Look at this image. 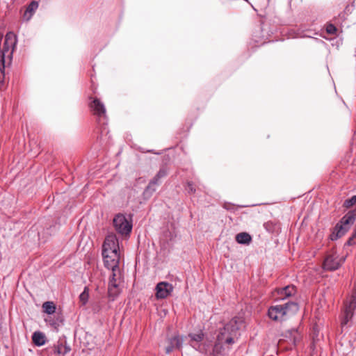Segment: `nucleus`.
<instances>
[{
	"mask_svg": "<svg viewBox=\"0 0 356 356\" xmlns=\"http://www.w3.org/2000/svg\"><path fill=\"white\" fill-rule=\"evenodd\" d=\"M102 257L106 268H120V252L118 239L115 234L106 237L102 245Z\"/></svg>",
	"mask_w": 356,
	"mask_h": 356,
	"instance_id": "1",
	"label": "nucleus"
},
{
	"mask_svg": "<svg viewBox=\"0 0 356 356\" xmlns=\"http://www.w3.org/2000/svg\"><path fill=\"white\" fill-rule=\"evenodd\" d=\"M299 309V306L294 301H288L282 305H276L268 308V316L275 321H284L288 316L294 314Z\"/></svg>",
	"mask_w": 356,
	"mask_h": 356,
	"instance_id": "2",
	"label": "nucleus"
},
{
	"mask_svg": "<svg viewBox=\"0 0 356 356\" xmlns=\"http://www.w3.org/2000/svg\"><path fill=\"white\" fill-rule=\"evenodd\" d=\"M355 220L356 210L349 211L334 227L332 232L330 235V240L336 241L345 235Z\"/></svg>",
	"mask_w": 356,
	"mask_h": 356,
	"instance_id": "3",
	"label": "nucleus"
},
{
	"mask_svg": "<svg viewBox=\"0 0 356 356\" xmlns=\"http://www.w3.org/2000/svg\"><path fill=\"white\" fill-rule=\"evenodd\" d=\"M109 275V282L108 286V293L109 299L115 300L120 293V289L118 283L122 278V273L120 268H112Z\"/></svg>",
	"mask_w": 356,
	"mask_h": 356,
	"instance_id": "4",
	"label": "nucleus"
},
{
	"mask_svg": "<svg viewBox=\"0 0 356 356\" xmlns=\"http://www.w3.org/2000/svg\"><path fill=\"white\" fill-rule=\"evenodd\" d=\"M204 337V334L202 332V331H200L197 333L189 334L187 337H184V338L185 341L188 339L189 344L193 348L200 353H204L207 351V348L209 346V343L203 342Z\"/></svg>",
	"mask_w": 356,
	"mask_h": 356,
	"instance_id": "5",
	"label": "nucleus"
},
{
	"mask_svg": "<svg viewBox=\"0 0 356 356\" xmlns=\"http://www.w3.org/2000/svg\"><path fill=\"white\" fill-rule=\"evenodd\" d=\"M71 350L70 346L67 345L66 339H59L57 344L47 347L43 350V354L47 356H65Z\"/></svg>",
	"mask_w": 356,
	"mask_h": 356,
	"instance_id": "6",
	"label": "nucleus"
},
{
	"mask_svg": "<svg viewBox=\"0 0 356 356\" xmlns=\"http://www.w3.org/2000/svg\"><path fill=\"white\" fill-rule=\"evenodd\" d=\"M115 230L121 235H129L132 229V224L129 222L123 214H118L113 219Z\"/></svg>",
	"mask_w": 356,
	"mask_h": 356,
	"instance_id": "7",
	"label": "nucleus"
},
{
	"mask_svg": "<svg viewBox=\"0 0 356 356\" xmlns=\"http://www.w3.org/2000/svg\"><path fill=\"white\" fill-rule=\"evenodd\" d=\"M346 257L339 258L336 254L327 255L323 262V268L326 270L334 271L337 270L345 261Z\"/></svg>",
	"mask_w": 356,
	"mask_h": 356,
	"instance_id": "8",
	"label": "nucleus"
},
{
	"mask_svg": "<svg viewBox=\"0 0 356 356\" xmlns=\"http://www.w3.org/2000/svg\"><path fill=\"white\" fill-rule=\"evenodd\" d=\"M94 108L95 114L98 117L99 123L106 124V115L104 104L98 99H94L92 102H90V108Z\"/></svg>",
	"mask_w": 356,
	"mask_h": 356,
	"instance_id": "9",
	"label": "nucleus"
},
{
	"mask_svg": "<svg viewBox=\"0 0 356 356\" xmlns=\"http://www.w3.org/2000/svg\"><path fill=\"white\" fill-rule=\"evenodd\" d=\"M296 293V289L293 285H288L283 288L277 289L275 291L274 296L275 300H284Z\"/></svg>",
	"mask_w": 356,
	"mask_h": 356,
	"instance_id": "10",
	"label": "nucleus"
},
{
	"mask_svg": "<svg viewBox=\"0 0 356 356\" xmlns=\"http://www.w3.org/2000/svg\"><path fill=\"white\" fill-rule=\"evenodd\" d=\"M156 296L158 298L163 299L167 298L173 291V286L168 282H161L156 286Z\"/></svg>",
	"mask_w": 356,
	"mask_h": 356,
	"instance_id": "11",
	"label": "nucleus"
},
{
	"mask_svg": "<svg viewBox=\"0 0 356 356\" xmlns=\"http://www.w3.org/2000/svg\"><path fill=\"white\" fill-rule=\"evenodd\" d=\"M242 323V321L237 317L233 318L222 327L229 335H235L236 332L240 328V325Z\"/></svg>",
	"mask_w": 356,
	"mask_h": 356,
	"instance_id": "12",
	"label": "nucleus"
},
{
	"mask_svg": "<svg viewBox=\"0 0 356 356\" xmlns=\"http://www.w3.org/2000/svg\"><path fill=\"white\" fill-rule=\"evenodd\" d=\"M45 321L52 327L56 330L63 325L64 317L61 312H57L54 315H49L47 318H46Z\"/></svg>",
	"mask_w": 356,
	"mask_h": 356,
	"instance_id": "13",
	"label": "nucleus"
},
{
	"mask_svg": "<svg viewBox=\"0 0 356 356\" xmlns=\"http://www.w3.org/2000/svg\"><path fill=\"white\" fill-rule=\"evenodd\" d=\"M353 303H348L346 305V308L344 310V316L341 320V325L345 326L348 324V323L352 319L354 315V311L356 309V307Z\"/></svg>",
	"mask_w": 356,
	"mask_h": 356,
	"instance_id": "14",
	"label": "nucleus"
},
{
	"mask_svg": "<svg viewBox=\"0 0 356 356\" xmlns=\"http://www.w3.org/2000/svg\"><path fill=\"white\" fill-rule=\"evenodd\" d=\"M227 333L224 331V329L222 328L220 330L219 333L217 335L216 342L213 346V352L216 356H218V348H222V343L225 341V339L227 337Z\"/></svg>",
	"mask_w": 356,
	"mask_h": 356,
	"instance_id": "15",
	"label": "nucleus"
},
{
	"mask_svg": "<svg viewBox=\"0 0 356 356\" xmlns=\"http://www.w3.org/2000/svg\"><path fill=\"white\" fill-rule=\"evenodd\" d=\"M159 184L160 182H155L152 179L150 180L148 185L143 191L144 197L145 198H149L150 197H152L153 193L156 191V188Z\"/></svg>",
	"mask_w": 356,
	"mask_h": 356,
	"instance_id": "16",
	"label": "nucleus"
},
{
	"mask_svg": "<svg viewBox=\"0 0 356 356\" xmlns=\"http://www.w3.org/2000/svg\"><path fill=\"white\" fill-rule=\"evenodd\" d=\"M32 341L34 345L41 346L45 343L46 337L40 331L35 332L32 335Z\"/></svg>",
	"mask_w": 356,
	"mask_h": 356,
	"instance_id": "17",
	"label": "nucleus"
},
{
	"mask_svg": "<svg viewBox=\"0 0 356 356\" xmlns=\"http://www.w3.org/2000/svg\"><path fill=\"white\" fill-rule=\"evenodd\" d=\"M235 239L239 244L249 245L252 241V236L247 232H241L236 235Z\"/></svg>",
	"mask_w": 356,
	"mask_h": 356,
	"instance_id": "18",
	"label": "nucleus"
},
{
	"mask_svg": "<svg viewBox=\"0 0 356 356\" xmlns=\"http://www.w3.org/2000/svg\"><path fill=\"white\" fill-rule=\"evenodd\" d=\"M42 310L48 315H54L57 314L56 307L54 302L46 301L42 305Z\"/></svg>",
	"mask_w": 356,
	"mask_h": 356,
	"instance_id": "19",
	"label": "nucleus"
},
{
	"mask_svg": "<svg viewBox=\"0 0 356 356\" xmlns=\"http://www.w3.org/2000/svg\"><path fill=\"white\" fill-rule=\"evenodd\" d=\"M264 229L269 233H277L280 229L278 222L269 220L264 224Z\"/></svg>",
	"mask_w": 356,
	"mask_h": 356,
	"instance_id": "20",
	"label": "nucleus"
},
{
	"mask_svg": "<svg viewBox=\"0 0 356 356\" xmlns=\"http://www.w3.org/2000/svg\"><path fill=\"white\" fill-rule=\"evenodd\" d=\"M38 7V2L37 1H33L26 8V10L24 13V17L26 18V20H29L31 16L33 15L35 10Z\"/></svg>",
	"mask_w": 356,
	"mask_h": 356,
	"instance_id": "21",
	"label": "nucleus"
},
{
	"mask_svg": "<svg viewBox=\"0 0 356 356\" xmlns=\"http://www.w3.org/2000/svg\"><path fill=\"white\" fill-rule=\"evenodd\" d=\"M89 299V286H86L83 291L79 296V306L85 307Z\"/></svg>",
	"mask_w": 356,
	"mask_h": 356,
	"instance_id": "22",
	"label": "nucleus"
},
{
	"mask_svg": "<svg viewBox=\"0 0 356 356\" xmlns=\"http://www.w3.org/2000/svg\"><path fill=\"white\" fill-rule=\"evenodd\" d=\"M184 341H185L184 337L175 336L170 339L169 345L172 346L174 349H180Z\"/></svg>",
	"mask_w": 356,
	"mask_h": 356,
	"instance_id": "23",
	"label": "nucleus"
},
{
	"mask_svg": "<svg viewBox=\"0 0 356 356\" xmlns=\"http://www.w3.org/2000/svg\"><path fill=\"white\" fill-rule=\"evenodd\" d=\"M6 63H0V90H3L6 88L5 79Z\"/></svg>",
	"mask_w": 356,
	"mask_h": 356,
	"instance_id": "24",
	"label": "nucleus"
},
{
	"mask_svg": "<svg viewBox=\"0 0 356 356\" xmlns=\"http://www.w3.org/2000/svg\"><path fill=\"white\" fill-rule=\"evenodd\" d=\"M168 175L167 170L164 168H161L159 172L156 173V175L154 176V177L152 179L153 181L155 182H160L159 179L166 177Z\"/></svg>",
	"mask_w": 356,
	"mask_h": 356,
	"instance_id": "25",
	"label": "nucleus"
},
{
	"mask_svg": "<svg viewBox=\"0 0 356 356\" xmlns=\"http://www.w3.org/2000/svg\"><path fill=\"white\" fill-rule=\"evenodd\" d=\"M356 204V195L352 196L350 198L344 201L343 206L347 209L353 207Z\"/></svg>",
	"mask_w": 356,
	"mask_h": 356,
	"instance_id": "26",
	"label": "nucleus"
},
{
	"mask_svg": "<svg viewBox=\"0 0 356 356\" xmlns=\"http://www.w3.org/2000/svg\"><path fill=\"white\" fill-rule=\"evenodd\" d=\"M185 190L188 194H194L196 191V189L194 186V184L192 181H187L186 186L185 187Z\"/></svg>",
	"mask_w": 356,
	"mask_h": 356,
	"instance_id": "27",
	"label": "nucleus"
},
{
	"mask_svg": "<svg viewBox=\"0 0 356 356\" xmlns=\"http://www.w3.org/2000/svg\"><path fill=\"white\" fill-rule=\"evenodd\" d=\"M352 12L351 8L349 5L346 6V7L344 9V12L341 13L339 15L338 17L339 19H341L344 20L346 19V16L350 14Z\"/></svg>",
	"mask_w": 356,
	"mask_h": 356,
	"instance_id": "28",
	"label": "nucleus"
},
{
	"mask_svg": "<svg viewBox=\"0 0 356 356\" xmlns=\"http://www.w3.org/2000/svg\"><path fill=\"white\" fill-rule=\"evenodd\" d=\"M326 31L329 34H335L337 31V29L334 25L330 24L326 27Z\"/></svg>",
	"mask_w": 356,
	"mask_h": 356,
	"instance_id": "29",
	"label": "nucleus"
},
{
	"mask_svg": "<svg viewBox=\"0 0 356 356\" xmlns=\"http://www.w3.org/2000/svg\"><path fill=\"white\" fill-rule=\"evenodd\" d=\"M356 244V236H354V234H353L352 236L348 238V240L346 241L345 245H354Z\"/></svg>",
	"mask_w": 356,
	"mask_h": 356,
	"instance_id": "30",
	"label": "nucleus"
},
{
	"mask_svg": "<svg viewBox=\"0 0 356 356\" xmlns=\"http://www.w3.org/2000/svg\"><path fill=\"white\" fill-rule=\"evenodd\" d=\"M223 342L228 344L233 343L234 342L233 335L227 334V337L225 339V341Z\"/></svg>",
	"mask_w": 356,
	"mask_h": 356,
	"instance_id": "31",
	"label": "nucleus"
},
{
	"mask_svg": "<svg viewBox=\"0 0 356 356\" xmlns=\"http://www.w3.org/2000/svg\"><path fill=\"white\" fill-rule=\"evenodd\" d=\"M353 302H355L354 305H355V307H356V291H354L352 293L348 303H353Z\"/></svg>",
	"mask_w": 356,
	"mask_h": 356,
	"instance_id": "32",
	"label": "nucleus"
},
{
	"mask_svg": "<svg viewBox=\"0 0 356 356\" xmlns=\"http://www.w3.org/2000/svg\"><path fill=\"white\" fill-rule=\"evenodd\" d=\"M174 348H172V346H171L170 345H168L166 348H165V353L169 354L170 353H171L172 351Z\"/></svg>",
	"mask_w": 356,
	"mask_h": 356,
	"instance_id": "33",
	"label": "nucleus"
},
{
	"mask_svg": "<svg viewBox=\"0 0 356 356\" xmlns=\"http://www.w3.org/2000/svg\"><path fill=\"white\" fill-rule=\"evenodd\" d=\"M86 222H87V220H86V219H85V218L83 217V218H82L81 219V221H80V224H79V225H83V224H86Z\"/></svg>",
	"mask_w": 356,
	"mask_h": 356,
	"instance_id": "34",
	"label": "nucleus"
},
{
	"mask_svg": "<svg viewBox=\"0 0 356 356\" xmlns=\"http://www.w3.org/2000/svg\"><path fill=\"white\" fill-rule=\"evenodd\" d=\"M85 262L86 264H89V259H88Z\"/></svg>",
	"mask_w": 356,
	"mask_h": 356,
	"instance_id": "35",
	"label": "nucleus"
},
{
	"mask_svg": "<svg viewBox=\"0 0 356 356\" xmlns=\"http://www.w3.org/2000/svg\"><path fill=\"white\" fill-rule=\"evenodd\" d=\"M353 234H354V236H356V229L355 230Z\"/></svg>",
	"mask_w": 356,
	"mask_h": 356,
	"instance_id": "36",
	"label": "nucleus"
},
{
	"mask_svg": "<svg viewBox=\"0 0 356 356\" xmlns=\"http://www.w3.org/2000/svg\"><path fill=\"white\" fill-rule=\"evenodd\" d=\"M79 335H81V330H79Z\"/></svg>",
	"mask_w": 356,
	"mask_h": 356,
	"instance_id": "37",
	"label": "nucleus"
},
{
	"mask_svg": "<svg viewBox=\"0 0 356 356\" xmlns=\"http://www.w3.org/2000/svg\"><path fill=\"white\" fill-rule=\"evenodd\" d=\"M266 3V4L268 3L269 0H264Z\"/></svg>",
	"mask_w": 356,
	"mask_h": 356,
	"instance_id": "38",
	"label": "nucleus"
}]
</instances>
